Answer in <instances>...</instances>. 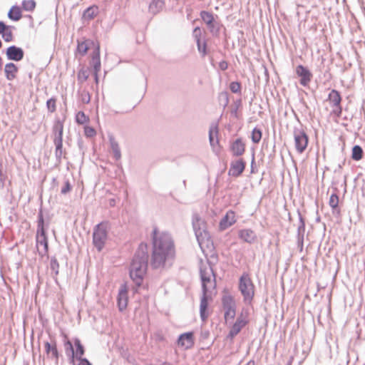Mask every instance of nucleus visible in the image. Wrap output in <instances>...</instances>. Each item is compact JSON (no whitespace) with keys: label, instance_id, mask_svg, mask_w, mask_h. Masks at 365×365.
Here are the masks:
<instances>
[{"label":"nucleus","instance_id":"1","mask_svg":"<svg viewBox=\"0 0 365 365\" xmlns=\"http://www.w3.org/2000/svg\"><path fill=\"white\" fill-rule=\"evenodd\" d=\"M152 253L150 265L153 269L163 268L168 260L175 255V243L171 235L167 232H160L155 226L152 234Z\"/></svg>","mask_w":365,"mask_h":365},{"label":"nucleus","instance_id":"2","mask_svg":"<svg viewBox=\"0 0 365 365\" xmlns=\"http://www.w3.org/2000/svg\"><path fill=\"white\" fill-rule=\"evenodd\" d=\"M148 246L141 242L134 256L129 267V276L133 284L131 291L133 294L140 293L141 290H148V285L144 283V277L148 267Z\"/></svg>","mask_w":365,"mask_h":365},{"label":"nucleus","instance_id":"3","mask_svg":"<svg viewBox=\"0 0 365 365\" xmlns=\"http://www.w3.org/2000/svg\"><path fill=\"white\" fill-rule=\"evenodd\" d=\"M49 222H45L43 212L41 207L37 215V229L36 234V244L38 254L41 257L46 256L48 257V239L47 230Z\"/></svg>","mask_w":365,"mask_h":365},{"label":"nucleus","instance_id":"4","mask_svg":"<svg viewBox=\"0 0 365 365\" xmlns=\"http://www.w3.org/2000/svg\"><path fill=\"white\" fill-rule=\"evenodd\" d=\"M110 228L111 224L108 220H103L94 226L92 241L93 246L98 252L103 250L108 238V232Z\"/></svg>","mask_w":365,"mask_h":365},{"label":"nucleus","instance_id":"5","mask_svg":"<svg viewBox=\"0 0 365 365\" xmlns=\"http://www.w3.org/2000/svg\"><path fill=\"white\" fill-rule=\"evenodd\" d=\"M255 284L247 272H244L239 279L238 289L243 297V302L251 304L255 297Z\"/></svg>","mask_w":365,"mask_h":365},{"label":"nucleus","instance_id":"6","mask_svg":"<svg viewBox=\"0 0 365 365\" xmlns=\"http://www.w3.org/2000/svg\"><path fill=\"white\" fill-rule=\"evenodd\" d=\"M63 341L65 354L68 357L69 364L76 365V358L78 356V347L84 351V346L78 338L75 337L73 341H71L66 334H63Z\"/></svg>","mask_w":365,"mask_h":365},{"label":"nucleus","instance_id":"7","mask_svg":"<svg viewBox=\"0 0 365 365\" xmlns=\"http://www.w3.org/2000/svg\"><path fill=\"white\" fill-rule=\"evenodd\" d=\"M192 224L197 240L201 246L205 240H209L210 238V233L207 230L206 222L198 215H195Z\"/></svg>","mask_w":365,"mask_h":365},{"label":"nucleus","instance_id":"8","mask_svg":"<svg viewBox=\"0 0 365 365\" xmlns=\"http://www.w3.org/2000/svg\"><path fill=\"white\" fill-rule=\"evenodd\" d=\"M200 16L203 22L207 25V29L213 36H218L220 35V29L222 24L217 21L214 14L212 12L207 11H201Z\"/></svg>","mask_w":365,"mask_h":365},{"label":"nucleus","instance_id":"9","mask_svg":"<svg viewBox=\"0 0 365 365\" xmlns=\"http://www.w3.org/2000/svg\"><path fill=\"white\" fill-rule=\"evenodd\" d=\"M221 302L225 321L229 319H234L236 316V302L234 297L227 293L222 295Z\"/></svg>","mask_w":365,"mask_h":365},{"label":"nucleus","instance_id":"10","mask_svg":"<svg viewBox=\"0 0 365 365\" xmlns=\"http://www.w3.org/2000/svg\"><path fill=\"white\" fill-rule=\"evenodd\" d=\"M293 133L296 150L298 153L302 154L308 146L309 137L302 128L294 127Z\"/></svg>","mask_w":365,"mask_h":365},{"label":"nucleus","instance_id":"11","mask_svg":"<svg viewBox=\"0 0 365 365\" xmlns=\"http://www.w3.org/2000/svg\"><path fill=\"white\" fill-rule=\"evenodd\" d=\"M46 357L48 360L53 361L56 365L58 364L59 358L61 356L57 347L56 339H51L50 341H43Z\"/></svg>","mask_w":365,"mask_h":365},{"label":"nucleus","instance_id":"12","mask_svg":"<svg viewBox=\"0 0 365 365\" xmlns=\"http://www.w3.org/2000/svg\"><path fill=\"white\" fill-rule=\"evenodd\" d=\"M295 73L299 78V84L304 87L308 86L313 77V74L308 67L299 64L296 66Z\"/></svg>","mask_w":365,"mask_h":365},{"label":"nucleus","instance_id":"13","mask_svg":"<svg viewBox=\"0 0 365 365\" xmlns=\"http://www.w3.org/2000/svg\"><path fill=\"white\" fill-rule=\"evenodd\" d=\"M247 163L243 158H238L230 163L228 175L233 178H239L245 170Z\"/></svg>","mask_w":365,"mask_h":365},{"label":"nucleus","instance_id":"14","mask_svg":"<svg viewBox=\"0 0 365 365\" xmlns=\"http://www.w3.org/2000/svg\"><path fill=\"white\" fill-rule=\"evenodd\" d=\"M5 53L9 61H20L24 57V51L21 47L16 45L9 46L6 50Z\"/></svg>","mask_w":365,"mask_h":365},{"label":"nucleus","instance_id":"15","mask_svg":"<svg viewBox=\"0 0 365 365\" xmlns=\"http://www.w3.org/2000/svg\"><path fill=\"white\" fill-rule=\"evenodd\" d=\"M128 288L125 283L122 284L119 288L117 297V304L120 312L125 310L128 306Z\"/></svg>","mask_w":365,"mask_h":365},{"label":"nucleus","instance_id":"16","mask_svg":"<svg viewBox=\"0 0 365 365\" xmlns=\"http://www.w3.org/2000/svg\"><path fill=\"white\" fill-rule=\"evenodd\" d=\"M195 343L194 332L187 331L179 335L177 339L178 346L185 348L186 349H190Z\"/></svg>","mask_w":365,"mask_h":365},{"label":"nucleus","instance_id":"17","mask_svg":"<svg viewBox=\"0 0 365 365\" xmlns=\"http://www.w3.org/2000/svg\"><path fill=\"white\" fill-rule=\"evenodd\" d=\"M230 150L233 157H240L245 152V144L242 138H238L230 143Z\"/></svg>","mask_w":365,"mask_h":365},{"label":"nucleus","instance_id":"18","mask_svg":"<svg viewBox=\"0 0 365 365\" xmlns=\"http://www.w3.org/2000/svg\"><path fill=\"white\" fill-rule=\"evenodd\" d=\"M210 299H211V297L208 295V292H202L200 298V315L203 322L206 321L209 316L208 307Z\"/></svg>","mask_w":365,"mask_h":365},{"label":"nucleus","instance_id":"19","mask_svg":"<svg viewBox=\"0 0 365 365\" xmlns=\"http://www.w3.org/2000/svg\"><path fill=\"white\" fill-rule=\"evenodd\" d=\"M236 222L235 213L229 210L222 217L219 223V229L221 231L225 230Z\"/></svg>","mask_w":365,"mask_h":365},{"label":"nucleus","instance_id":"20","mask_svg":"<svg viewBox=\"0 0 365 365\" xmlns=\"http://www.w3.org/2000/svg\"><path fill=\"white\" fill-rule=\"evenodd\" d=\"M90 66L93 68V73H98L101 71V63L100 58V45L97 43L92 52Z\"/></svg>","mask_w":365,"mask_h":365},{"label":"nucleus","instance_id":"21","mask_svg":"<svg viewBox=\"0 0 365 365\" xmlns=\"http://www.w3.org/2000/svg\"><path fill=\"white\" fill-rule=\"evenodd\" d=\"M52 133L53 135V140H63V121L60 118L55 120L52 128Z\"/></svg>","mask_w":365,"mask_h":365},{"label":"nucleus","instance_id":"22","mask_svg":"<svg viewBox=\"0 0 365 365\" xmlns=\"http://www.w3.org/2000/svg\"><path fill=\"white\" fill-rule=\"evenodd\" d=\"M239 237L249 244H252L257 239L255 232L251 229H242L239 231Z\"/></svg>","mask_w":365,"mask_h":365},{"label":"nucleus","instance_id":"23","mask_svg":"<svg viewBox=\"0 0 365 365\" xmlns=\"http://www.w3.org/2000/svg\"><path fill=\"white\" fill-rule=\"evenodd\" d=\"M19 71L18 66L12 62L7 63L4 66L5 77L8 81H13Z\"/></svg>","mask_w":365,"mask_h":365},{"label":"nucleus","instance_id":"24","mask_svg":"<svg viewBox=\"0 0 365 365\" xmlns=\"http://www.w3.org/2000/svg\"><path fill=\"white\" fill-rule=\"evenodd\" d=\"M341 99L340 92L336 89H332L329 93L327 100L330 102L332 107L339 108Z\"/></svg>","mask_w":365,"mask_h":365},{"label":"nucleus","instance_id":"25","mask_svg":"<svg viewBox=\"0 0 365 365\" xmlns=\"http://www.w3.org/2000/svg\"><path fill=\"white\" fill-rule=\"evenodd\" d=\"M98 14V7L96 5H92L86 8L82 15V19L85 21L93 20Z\"/></svg>","mask_w":365,"mask_h":365},{"label":"nucleus","instance_id":"26","mask_svg":"<svg viewBox=\"0 0 365 365\" xmlns=\"http://www.w3.org/2000/svg\"><path fill=\"white\" fill-rule=\"evenodd\" d=\"M200 275L202 283V292H209V288L207 287V283H210L211 281L210 274L207 271L206 269H200Z\"/></svg>","mask_w":365,"mask_h":365},{"label":"nucleus","instance_id":"27","mask_svg":"<svg viewBox=\"0 0 365 365\" xmlns=\"http://www.w3.org/2000/svg\"><path fill=\"white\" fill-rule=\"evenodd\" d=\"M53 144L55 145V157L56 162L61 163L62 158H65L64 155L66 154V151L63 149V140H53Z\"/></svg>","mask_w":365,"mask_h":365},{"label":"nucleus","instance_id":"28","mask_svg":"<svg viewBox=\"0 0 365 365\" xmlns=\"http://www.w3.org/2000/svg\"><path fill=\"white\" fill-rule=\"evenodd\" d=\"M165 6L164 0H152L149 4V11L153 15L159 13Z\"/></svg>","mask_w":365,"mask_h":365},{"label":"nucleus","instance_id":"29","mask_svg":"<svg viewBox=\"0 0 365 365\" xmlns=\"http://www.w3.org/2000/svg\"><path fill=\"white\" fill-rule=\"evenodd\" d=\"M109 141L112 152L113 153V158L116 161L119 160L121 158V152L118 142L115 140L114 137L109 136Z\"/></svg>","mask_w":365,"mask_h":365},{"label":"nucleus","instance_id":"30","mask_svg":"<svg viewBox=\"0 0 365 365\" xmlns=\"http://www.w3.org/2000/svg\"><path fill=\"white\" fill-rule=\"evenodd\" d=\"M218 135V128L217 125H212L209 130V141L210 144L212 147L217 145L219 143V139L217 137Z\"/></svg>","mask_w":365,"mask_h":365},{"label":"nucleus","instance_id":"31","mask_svg":"<svg viewBox=\"0 0 365 365\" xmlns=\"http://www.w3.org/2000/svg\"><path fill=\"white\" fill-rule=\"evenodd\" d=\"M248 324V320L243 317L242 313L240 314V316L237 317L235 322L232 324L231 328L240 333L242 329L245 327Z\"/></svg>","mask_w":365,"mask_h":365},{"label":"nucleus","instance_id":"32","mask_svg":"<svg viewBox=\"0 0 365 365\" xmlns=\"http://www.w3.org/2000/svg\"><path fill=\"white\" fill-rule=\"evenodd\" d=\"M8 17L14 21H17L22 17L21 9L18 6H13L8 12Z\"/></svg>","mask_w":365,"mask_h":365},{"label":"nucleus","instance_id":"33","mask_svg":"<svg viewBox=\"0 0 365 365\" xmlns=\"http://www.w3.org/2000/svg\"><path fill=\"white\" fill-rule=\"evenodd\" d=\"M364 157V150L359 145H355L351 149V159L355 161L361 160Z\"/></svg>","mask_w":365,"mask_h":365},{"label":"nucleus","instance_id":"34","mask_svg":"<svg viewBox=\"0 0 365 365\" xmlns=\"http://www.w3.org/2000/svg\"><path fill=\"white\" fill-rule=\"evenodd\" d=\"M86 41H89L92 44H94V42L93 41H90V40L85 41H78L76 51L79 54H81L82 56H85L89 49V46H88V43H86Z\"/></svg>","mask_w":365,"mask_h":365},{"label":"nucleus","instance_id":"35","mask_svg":"<svg viewBox=\"0 0 365 365\" xmlns=\"http://www.w3.org/2000/svg\"><path fill=\"white\" fill-rule=\"evenodd\" d=\"M297 215L299 217V225L297 227V236H304L305 233V219L301 214L300 210H297Z\"/></svg>","mask_w":365,"mask_h":365},{"label":"nucleus","instance_id":"36","mask_svg":"<svg viewBox=\"0 0 365 365\" xmlns=\"http://www.w3.org/2000/svg\"><path fill=\"white\" fill-rule=\"evenodd\" d=\"M85 351L86 350L83 351L82 349L78 347V356L76 358L78 363L76 364V365H93L87 358L83 357Z\"/></svg>","mask_w":365,"mask_h":365},{"label":"nucleus","instance_id":"37","mask_svg":"<svg viewBox=\"0 0 365 365\" xmlns=\"http://www.w3.org/2000/svg\"><path fill=\"white\" fill-rule=\"evenodd\" d=\"M262 136V129L258 127H255L251 133V139L253 143H259Z\"/></svg>","mask_w":365,"mask_h":365},{"label":"nucleus","instance_id":"38","mask_svg":"<svg viewBox=\"0 0 365 365\" xmlns=\"http://www.w3.org/2000/svg\"><path fill=\"white\" fill-rule=\"evenodd\" d=\"M76 122L78 125H83L89 122V118L83 111H78L76 115Z\"/></svg>","mask_w":365,"mask_h":365},{"label":"nucleus","instance_id":"39","mask_svg":"<svg viewBox=\"0 0 365 365\" xmlns=\"http://www.w3.org/2000/svg\"><path fill=\"white\" fill-rule=\"evenodd\" d=\"M22 9L26 11H32L36 7V1L34 0H24L22 1Z\"/></svg>","mask_w":365,"mask_h":365},{"label":"nucleus","instance_id":"40","mask_svg":"<svg viewBox=\"0 0 365 365\" xmlns=\"http://www.w3.org/2000/svg\"><path fill=\"white\" fill-rule=\"evenodd\" d=\"M335 192L338 191L337 188H334ZM329 205L331 208H334L339 205V196L336 192H333L329 201Z\"/></svg>","mask_w":365,"mask_h":365},{"label":"nucleus","instance_id":"41","mask_svg":"<svg viewBox=\"0 0 365 365\" xmlns=\"http://www.w3.org/2000/svg\"><path fill=\"white\" fill-rule=\"evenodd\" d=\"M50 268L51 271L55 274V275H58L59 273V263L57 259L55 257H52L50 261Z\"/></svg>","mask_w":365,"mask_h":365},{"label":"nucleus","instance_id":"42","mask_svg":"<svg viewBox=\"0 0 365 365\" xmlns=\"http://www.w3.org/2000/svg\"><path fill=\"white\" fill-rule=\"evenodd\" d=\"M56 98L55 97H52L47 100L46 101V108L50 113H53L56 110Z\"/></svg>","mask_w":365,"mask_h":365},{"label":"nucleus","instance_id":"43","mask_svg":"<svg viewBox=\"0 0 365 365\" xmlns=\"http://www.w3.org/2000/svg\"><path fill=\"white\" fill-rule=\"evenodd\" d=\"M229 87L233 93H241L242 86L239 81H232Z\"/></svg>","mask_w":365,"mask_h":365},{"label":"nucleus","instance_id":"44","mask_svg":"<svg viewBox=\"0 0 365 365\" xmlns=\"http://www.w3.org/2000/svg\"><path fill=\"white\" fill-rule=\"evenodd\" d=\"M198 51L202 54V56H205L207 54V43L205 41L203 42L196 43Z\"/></svg>","mask_w":365,"mask_h":365},{"label":"nucleus","instance_id":"45","mask_svg":"<svg viewBox=\"0 0 365 365\" xmlns=\"http://www.w3.org/2000/svg\"><path fill=\"white\" fill-rule=\"evenodd\" d=\"M88 71L82 68L81 69L78 73V75H77V78H78V81H80L81 83H83L86 81H87V79L88 78Z\"/></svg>","mask_w":365,"mask_h":365},{"label":"nucleus","instance_id":"46","mask_svg":"<svg viewBox=\"0 0 365 365\" xmlns=\"http://www.w3.org/2000/svg\"><path fill=\"white\" fill-rule=\"evenodd\" d=\"M218 98H219V101H220V103H223L224 108L226 107L228 105V103H229V96H228L227 92H226V91L221 92L219 94Z\"/></svg>","mask_w":365,"mask_h":365},{"label":"nucleus","instance_id":"47","mask_svg":"<svg viewBox=\"0 0 365 365\" xmlns=\"http://www.w3.org/2000/svg\"><path fill=\"white\" fill-rule=\"evenodd\" d=\"M2 38L4 40L5 42H11L13 41V34L11 31V29H6L2 34H1Z\"/></svg>","mask_w":365,"mask_h":365},{"label":"nucleus","instance_id":"48","mask_svg":"<svg viewBox=\"0 0 365 365\" xmlns=\"http://www.w3.org/2000/svg\"><path fill=\"white\" fill-rule=\"evenodd\" d=\"M192 36L196 43L202 41V31L199 26H196L192 31Z\"/></svg>","mask_w":365,"mask_h":365},{"label":"nucleus","instance_id":"49","mask_svg":"<svg viewBox=\"0 0 365 365\" xmlns=\"http://www.w3.org/2000/svg\"><path fill=\"white\" fill-rule=\"evenodd\" d=\"M71 190H72V185L70 182L69 180H65L64 185L61 190V193L62 195H66L68 192H70L71 191Z\"/></svg>","mask_w":365,"mask_h":365},{"label":"nucleus","instance_id":"50","mask_svg":"<svg viewBox=\"0 0 365 365\" xmlns=\"http://www.w3.org/2000/svg\"><path fill=\"white\" fill-rule=\"evenodd\" d=\"M84 133L86 137L92 138L96 135V131L93 127L86 126L84 128Z\"/></svg>","mask_w":365,"mask_h":365},{"label":"nucleus","instance_id":"51","mask_svg":"<svg viewBox=\"0 0 365 365\" xmlns=\"http://www.w3.org/2000/svg\"><path fill=\"white\" fill-rule=\"evenodd\" d=\"M304 236H297V247L300 252L303 250Z\"/></svg>","mask_w":365,"mask_h":365},{"label":"nucleus","instance_id":"52","mask_svg":"<svg viewBox=\"0 0 365 365\" xmlns=\"http://www.w3.org/2000/svg\"><path fill=\"white\" fill-rule=\"evenodd\" d=\"M14 29V26H7L4 21H0V34H1L6 29Z\"/></svg>","mask_w":365,"mask_h":365},{"label":"nucleus","instance_id":"53","mask_svg":"<svg viewBox=\"0 0 365 365\" xmlns=\"http://www.w3.org/2000/svg\"><path fill=\"white\" fill-rule=\"evenodd\" d=\"M91 101V96L88 93H85L81 95V101L83 103L88 104Z\"/></svg>","mask_w":365,"mask_h":365},{"label":"nucleus","instance_id":"54","mask_svg":"<svg viewBox=\"0 0 365 365\" xmlns=\"http://www.w3.org/2000/svg\"><path fill=\"white\" fill-rule=\"evenodd\" d=\"M6 176L3 174L2 170L0 169V188L2 189L4 187L5 180Z\"/></svg>","mask_w":365,"mask_h":365},{"label":"nucleus","instance_id":"55","mask_svg":"<svg viewBox=\"0 0 365 365\" xmlns=\"http://www.w3.org/2000/svg\"><path fill=\"white\" fill-rule=\"evenodd\" d=\"M219 67L222 71H225L228 68V63L226 61L222 60L219 63Z\"/></svg>","mask_w":365,"mask_h":365},{"label":"nucleus","instance_id":"56","mask_svg":"<svg viewBox=\"0 0 365 365\" xmlns=\"http://www.w3.org/2000/svg\"><path fill=\"white\" fill-rule=\"evenodd\" d=\"M155 341L158 342H163L165 340V336L160 333H156L155 334Z\"/></svg>","mask_w":365,"mask_h":365},{"label":"nucleus","instance_id":"57","mask_svg":"<svg viewBox=\"0 0 365 365\" xmlns=\"http://www.w3.org/2000/svg\"><path fill=\"white\" fill-rule=\"evenodd\" d=\"M239 333L237 331L233 330L232 328H230L229 333L227 334V338L230 339H232L235 336H237Z\"/></svg>","mask_w":365,"mask_h":365},{"label":"nucleus","instance_id":"58","mask_svg":"<svg viewBox=\"0 0 365 365\" xmlns=\"http://www.w3.org/2000/svg\"><path fill=\"white\" fill-rule=\"evenodd\" d=\"M332 210V214L335 216V217H340L341 215V210L339 207V205L334 208H331Z\"/></svg>","mask_w":365,"mask_h":365},{"label":"nucleus","instance_id":"59","mask_svg":"<svg viewBox=\"0 0 365 365\" xmlns=\"http://www.w3.org/2000/svg\"><path fill=\"white\" fill-rule=\"evenodd\" d=\"M255 164V153L253 152L252 155V161H251V173H255V170H254V165Z\"/></svg>","mask_w":365,"mask_h":365},{"label":"nucleus","instance_id":"60","mask_svg":"<svg viewBox=\"0 0 365 365\" xmlns=\"http://www.w3.org/2000/svg\"><path fill=\"white\" fill-rule=\"evenodd\" d=\"M341 112H342V107L340 105V107L339 108H336V110H334V113L335 114L337 115V116H340L341 114Z\"/></svg>","mask_w":365,"mask_h":365},{"label":"nucleus","instance_id":"61","mask_svg":"<svg viewBox=\"0 0 365 365\" xmlns=\"http://www.w3.org/2000/svg\"><path fill=\"white\" fill-rule=\"evenodd\" d=\"M109 205L110 207H114L115 206V200L114 198H112V199H110L109 200Z\"/></svg>","mask_w":365,"mask_h":365},{"label":"nucleus","instance_id":"62","mask_svg":"<svg viewBox=\"0 0 365 365\" xmlns=\"http://www.w3.org/2000/svg\"><path fill=\"white\" fill-rule=\"evenodd\" d=\"M94 80L96 83H98L99 78L98 73H93Z\"/></svg>","mask_w":365,"mask_h":365},{"label":"nucleus","instance_id":"63","mask_svg":"<svg viewBox=\"0 0 365 365\" xmlns=\"http://www.w3.org/2000/svg\"><path fill=\"white\" fill-rule=\"evenodd\" d=\"M210 333L208 331L202 333V337L205 339L209 336Z\"/></svg>","mask_w":365,"mask_h":365},{"label":"nucleus","instance_id":"64","mask_svg":"<svg viewBox=\"0 0 365 365\" xmlns=\"http://www.w3.org/2000/svg\"><path fill=\"white\" fill-rule=\"evenodd\" d=\"M245 365H255L254 360H250Z\"/></svg>","mask_w":365,"mask_h":365}]
</instances>
